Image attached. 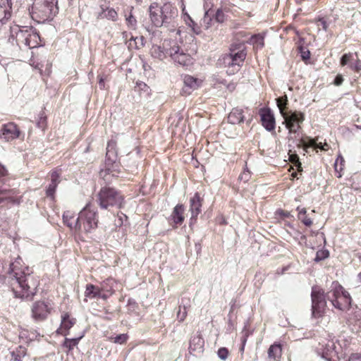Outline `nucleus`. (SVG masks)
Returning a JSON list of instances; mask_svg holds the SVG:
<instances>
[{
  "label": "nucleus",
  "instance_id": "obj_1",
  "mask_svg": "<svg viewBox=\"0 0 361 361\" xmlns=\"http://www.w3.org/2000/svg\"><path fill=\"white\" fill-rule=\"evenodd\" d=\"M5 280L16 297L27 300H32L39 285L38 278L32 274L28 267L22 265L20 258H17L9 264Z\"/></svg>",
  "mask_w": 361,
  "mask_h": 361
},
{
  "label": "nucleus",
  "instance_id": "obj_2",
  "mask_svg": "<svg viewBox=\"0 0 361 361\" xmlns=\"http://www.w3.org/2000/svg\"><path fill=\"white\" fill-rule=\"evenodd\" d=\"M245 46L243 42L233 43L231 45L229 53L219 59L220 64L227 68L226 73L233 75L237 73L246 58Z\"/></svg>",
  "mask_w": 361,
  "mask_h": 361
},
{
  "label": "nucleus",
  "instance_id": "obj_3",
  "mask_svg": "<svg viewBox=\"0 0 361 361\" xmlns=\"http://www.w3.org/2000/svg\"><path fill=\"white\" fill-rule=\"evenodd\" d=\"M276 104L280 113L284 119L283 123L286 125V128L288 130L289 134L290 135H294L296 138V135H298V132L301 128L300 125L305 120L304 114L296 111H286L288 98L286 95L278 97L276 99Z\"/></svg>",
  "mask_w": 361,
  "mask_h": 361
},
{
  "label": "nucleus",
  "instance_id": "obj_4",
  "mask_svg": "<svg viewBox=\"0 0 361 361\" xmlns=\"http://www.w3.org/2000/svg\"><path fill=\"white\" fill-rule=\"evenodd\" d=\"M97 197V201L102 209H107L109 207L121 208L123 204V195L113 188H102Z\"/></svg>",
  "mask_w": 361,
  "mask_h": 361
},
{
  "label": "nucleus",
  "instance_id": "obj_5",
  "mask_svg": "<svg viewBox=\"0 0 361 361\" xmlns=\"http://www.w3.org/2000/svg\"><path fill=\"white\" fill-rule=\"evenodd\" d=\"M78 223L80 228L78 233H90L97 227L98 219L97 211L91 208L90 204H87L78 214Z\"/></svg>",
  "mask_w": 361,
  "mask_h": 361
},
{
  "label": "nucleus",
  "instance_id": "obj_6",
  "mask_svg": "<svg viewBox=\"0 0 361 361\" xmlns=\"http://www.w3.org/2000/svg\"><path fill=\"white\" fill-rule=\"evenodd\" d=\"M32 13L39 18V20L45 21L52 19L58 13L57 0H42L33 4Z\"/></svg>",
  "mask_w": 361,
  "mask_h": 361
},
{
  "label": "nucleus",
  "instance_id": "obj_7",
  "mask_svg": "<svg viewBox=\"0 0 361 361\" xmlns=\"http://www.w3.org/2000/svg\"><path fill=\"white\" fill-rule=\"evenodd\" d=\"M311 298L312 317L314 318L321 317L324 313L326 306L324 291L318 287H312Z\"/></svg>",
  "mask_w": 361,
  "mask_h": 361
},
{
  "label": "nucleus",
  "instance_id": "obj_8",
  "mask_svg": "<svg viewBox=\"0 0 361 361\" xmlns=\"http://www.w3.org/2000/svg\"><path fill=\"white\" fill-rule=\"evenodd\" d=\"M163 25L167 27H175L178 17V11L176 6L166 2L161 6Z\"/></svg>",
  "mask_w": 361,
  "mask_h": 361
},
{
  "label": "nucleus",
  "instance_id": "obj_9",
  "mask_svg": "<svg viewBox=\"0 0 361 361\" xmlns=\"http://www.w3.org/2000/svg\"><path fill=\"white\" fill-rule=\"evenodd\" d=\"M51 307L44 301L35 302L32 307V316L36 321L44 320L50 313Z\"/></svg>",
  "mask_w": 361,
  "mask_h": 361
},
{
  "label": "nucleus",
  "instance_id": "obj_10",
  "mask_svg": "<svg viewBox=\"0 0 361 361\" xmlns=\"http://www.w3.org/2000/svg\"><path fill=\"white\" fill-rule=\"evenodd\" d=\"M29 29L30 27H20L18 25L11 27V42L13 43V40L16 39L18 46L20 47L22 44L26 46Z\"/></svg>",
  "mask_w": 361,
  "mask_h": 361
},
{
  "label": "nucleus",
  "instance_id": "obj_11",
  "mask_svg": "<svg viewBox=\"0 0 361 361\" xmlns=\"http://www.w3.org/2000/svg\"><path fill=\"white\" fill-rule=\"evenodd\" d=\"M259 115L262 125L264 128L269 132L274 130L276 126L275 118L271 109L269 108L260 109Z\"/></svg>",
  "mask_w": 361,
  "mask_h": 361
},
{
  "label": "nucleus",
  "instance_id": "obj_12",
  "mask_svg": "<svg viewBox=\"0 0 361 361\" xmlns=\"http://www.w3.org/2000/svg\"><path fill=\"white\" fill-rule=\"evenodd\" d=\"M149 18L152 24L156 27L163 26L161 6L157 2L152 3L149 7Z\"/></svg>",
  "mask_w": 361,
  "mask_h": 361
},
{
  "label": "nucleus",
  "instance_id": "obj_13",
  "mask_svg": "<svg viewBox=\"0 0 361 361\" xmlns=\"http://www.w3.org/2000/svg\"><path fill=\"white\" fill-rule=\"evenodd\" d=\"M1 132L6 141L15 140L18 138L20 134V130L14 123H8L3 125Z\"/></svg>",
  "mask_w": 361,
  "mask_h": 361
},
{
  "label": "nucleus",
  "instance_id": "obj_14",
  "mask_svg": "<svg viewBox=\"0 0 361 361\" xmlns=\"http://www.w3.org/2000/svg\"><path fill=\"white\" fill-rule=\"evenodd\" d=\"M297 146L298 147H302L305 151H307V149L310 147L320 149L321 150L328 149V145L326 143H324V145L322 142L318 143L315 139L310 137L299 139Z\"/></svg>",
  "mask_w": 361,
  "mask_h": 361
},
{
  "label": "nucleus",
  "instance_id": "obj_15",
  "mask_svg": "<svg viewBox=\"0 0 361 361\" xmlns=\"http://www.w3.org/2000/svg\"><path fill=\"white\" fill-rule=\"evenodd\" d=\"M344 288L337 281H334L329 291L324 294L326 300L330 301L333 306L335 307V302H337Z\"/></svg>",
  "mask_w": 361,
  "mask_h": 361
},
{
  "label": "nucleus",
  "instance_id": "obj_16",
  "mask_svg": "<svg viewBox=\"0 0 361 361\" xmlns=\"http://www.w3.org/2000/svg\"><path fill=\"white\" fill-rule=\"evenodd\" d=\"M319 350L322 351V357L327 361H338L337 353L335 351V345L333 341H329L325 345H322Z\"/></svg>",
  "mask_w": 361,
  "mask_h": 361
},
{
  "label": "nucleus",
  "instance_id": "obj_17",
  "mask_svg": "<svg viewBox=\"0 0 361 361\" xmlns=\"http://www.w3.org/2000/svg\"><path fill=\"white\" fill-rule=\"evenodd\" d=\"M12 3L11 0H0V26L11 16Z\"/></svg>",
  "mask_w": 361,
  "mask_h": 361
},
{
  "label": "nucleus",
  "instance_id": "obj_18",
  "mask_svg": "<svg viewBox=\"0 0 361 361\" xmlns=\"http://www.w3.org/2000/svg\"><path fill=\"white\" fill-rule=\"evenodd\" d=\"M202 199L199 193L196 192L190 200V211L191 212L190 221L195 220L201 212Z\"/></svg>",
  "mask_w": 361,
  "mask_h": 361
},
{
  "label": "nucleus",
  "instance_id": "obj_19",
  "mask_svg": "<svg viewBox=\"0 0 361 361\" xmlns=\"http://www.w3.org/2000/svg\"><path fill=\"white\" fill-rule=\"evenodd\" d=\"M184 212L185 207L183 204H177L173 209V212L169 217L171 221L175 226L181 225L184 221Z\"/></svg>",
  "mask_w": 361,
  "mask_h": 361
},
{
  "label": "nucleus",
  "instance_id": "obj_20",
  "mask_svg": "<svg viewBox=\"0 0 361 361\" xmlns=\"http://www.w3.org/2000/svg\"><path fill=\"white\" fill-rule=\"evenodd\" d=\"M204 341L200 335H195L190 341L189 351L190 353L200 354L203 352Z\"/></svg>",
  "mask_w": 361,
  "mask_h": 361
},
{
  "label": "nucleus",
  "instance_id": "obj_21",
  "mask_svg": "<svg viewBox=\"0 0 361 361\" xmlns=\"http://www.w3.org/2000/svg\"><path fill=\"white\" fill-rule=\"evenodd\" d=\"M75 319L70 318L68 313H65L61 317V323L57 332L66 336L68 330L75 324Z\"/></svg>",
  "mask_w": 361,
  "mask_h": 361
},
{
  "label": "nucleus",
  "instance_id": "obj_22",
  "mask_svg": "<svg viewBox=\"0 0 361 361\" xmlns=\"http://www.w3.org/2000/svg\"><path fill=\"white\" fill-rule=\"evenodd\" d=\"M183 83V92L186 94H190L192 90L197 89L199 86L198 80L189 75L184 76Z\"/></svg>",
  "mask_w": 361,
  "mask_h": 361
},
{
  "label": "nucleus",
  "instance_id": "obj_23",
  "mask_svg": "<svg viewBox=\"0 0 361 361\" xmlns=\"http://www.w3.org/2000/svg\"><path fill=\"white\" fill-rule=\"evenodd\" d=\"M350 304V295L348 291L343 290L342 294H341V295L339 296L338 300H337V302H335L334 307L340 310H344L345 309L349 308Z\"/></svg>",
  "mask_w": 361,
  "mask_h": 361
},
{
  "label": "nucleus",
  "instance_id": "obj_24",
  "mask_svg": "<svg viewBox=\"0 0 361 361\" xmlns=\"http://www.w3.org/2000/svg\"><path fill=\"white\" fill-rule=\"evenodd\" d=\"M63 221L68 227L75 232H77L78 228H80L78 226V217L75 219V214L71 211L68 210L63 212Z\"/></svg>",
  "mask_w": 361,
  "mask_h": 361
},
{
  "label": "nucleus",
  "instance_id": "obj_25",
  "mask_svg": "<svg viewBox=\"0 0 361 361\" xmlns=\"http://www.w3.org/2000/svg\"><path fill=\"white\" fill-rule=\"evenodd\" d=\"M59 183V173L56 171H53L51 174V183L49 185L46 190V194L47 197H49L51 199L54 198V193Z\"/></svg>",
  "mask_w": 361,
  "mask_h": 361
},
{
  "label": "nucleus",
  "instance_id": "obj_26",
  "mask_svg": "<svg viewBox=\"0 0 361 361\" xmlns=\"http://www.w3.org/2000/svg\"><path fill=\"white\" fill-rule=\"evenodd\" d=\"M116 143L114 142H109L106 147V165H113L116 161Z\"/></svg>",
  "mask_w": 361,
  "mask_h": 361
},
{
  "label": "nucleus",
  "instance_id": "obj_27",
  "mask_svg": "<svg viewBox=\"0 0 361 361\" xmlns=\"http://www.w3.org/2000/svg\"><path fill=\"white\" fill-rule=\"evenodd\" d=\"M244 121L243 110L234 108L228 116V121L231 124H239Z\"/></svg>",
  "mask_w": 361,
  "mask_h": 361
},
{
  "label": "nucleus",
  "instance_id": "obj_28",
  "mask_svg": "<svg viewBox=\"0 0 361 361\" xmlns=\"http://www.w3.org/2000/svg\"><path fill=\"white\" fill-rule=\"evenodd\" d=\"M39 35L36 30L32 27H30L28 30V36L26 47L30 49L37 47L39 44Z\"/></svg>",
  "mask_w": 361,
  "mask_h": 361
},
{
  "label": "nucleus",
  "instance_id": "obj_29",
  "mask_svg": "<svg viewBox=\"0 0 361 361\" xmlns=\"http://www.w3.org/2000/svg\"><path fill=\"white\" fill-rule=\"evenodd\" d=\"M282 353L281 345L280 344L274 343L268 350V357L269 361H278Z\"/></svg>",
  "mask_w": 361,
  "mask_h": 361
},
{
  "label": "nucleus",
  "instance_id": "obj_30",
  "mask_svg": "<svg viewBox=\"0 0 361 361\" xmlns=\"http://www.w3.org/2000/svg\"><path fill=\"white\" fill-rule=\"evenodd\" d=\"M164 49L166 53V57L170 56L173 60L178 53L180 51V48L178 45L176 44V42H173L171 44V42H164Z\"/></svg>",
  "mask_w": 361,
  "mask_h": 361
},
{
  "label": "nucleus",
  "instance_id": "obj_31",
  "mask_svg": "<svg viewBox=\"0 0 361 361\" xmlns=\"http://www.w3.org/2000/svg\"><path fill=\"white\" fill-rule=\"evenodd\" d=\"M192 59L189 54H187L183 50H180L173 61L180 65L185 66L192 64Z\"/></svg>",
  "mask_w": 361,
  "mask_h": 361
},
{
  "label": "nucleus",
  "instance_id": "obj_32",
  "mask_svg": "<svg viewBox=\"0 0 361 361\" xmlns=\"http://www.w3.org/2000/svg\"><path fill=\"white\" fill-rule=\"evenodd\" d=\"M150 52L152 57L159 60H164L166 58V53L164 49V43L163 44L162 47L153 45L151 48Z\"/></svg>",
  "mask_w": 361,
  "mask_h": 361
},
{
  "label": "nucleus",
  "instance_id": "obj_33",
  "mask_svg": "<svg viewBox=\"0 0 361 361\" xmlns=\"http://www.w3.org/2000/svg\"><path fill=\"white\" fill-rule=\"evenodd\" d=\"M85 295L90 298L100 297L101 290L99 287H97L93 284L88 283L86 285Z\"/></svg>",
  "mask_w": 361,
  "mask_h": 361
},
{
  "label": "nucleus",
  "instance_id": "obj_34",
  "mask_svg": "<svg viewBox=\"0 0 361 361\" xmlns=\"http://www.w3.org/2000/svg\"><path fill=\"white\" fill-rule=\"evenodd\" d=\"M98 18H106L113 21H116L118 18L117 12L111 8H106V9L102 8V12L99 14Z\"/></svg>",
  "mask_w": 361,
  "mask_h": 361
},
{
  "label": "nucleus",
  "instance_id": "obj_35",
  "mask_svg": "<svg viewBox=\"0 0 361 361\" xmlns=\"http://www.w3.org/2000/svg\"><path fill=\"white\" fill-rule=\"evenodd\" d=\"M26 353V348L25 347L18 346L11 353V360L13 361H22Z\"/></svg>",
  "mask_w": 361,
  "mask_h": 361
},
{
  "label": "nucleus",
  "instance_id": "obj_36",
  "mask_svg": "<svg viewBox=\"0 0 361 361\" xmlns=\"http://www.w3.org/2000/svg\"><path fill=\"white\" fill-rule=\"evenodd\" d=\"M184 300H182L181 304L179 305V310L177 312V318L180 322L184 321L187 316V308L190 306V300H187L186 303H183Z\"/></svg>",
  "mask_w": 361,
  "mask_h": 361
},
{
  "label": "nucleus",
  "instance_id": "obj_37",
  "mask_svg": "<svg viewBox=\"0 0 361 361\" xmlns=\"http://www.w3.org/2000/svg\"><path fill=\"white\" fill-rule=\"evenodd\" d=\"M355 61V54L353 53H348L343 54L340 61V63L342 66H344L345 65H348L350 67V64L353 63Z\"/></svg>",
  "mask_w": 361,
  "mask_h": 361
},
{
  "label": "nucleus",
  "instance_id": "obj_38",
  "mask_svg": "<svg viewBox=\"0 0 361 361\" xmlns=\"http://www.w3.org/2000/svg\"><path fill=\"white\" fill-rule=\"evenodd\" d=\"M81 338L82 336L76 338H66L63 343V346L68 348V350H72L75 346L78 345V341Z\"/></svg>",
  "mask_w": 361,
  "mask_h": 361
},
{
  "label": "nucleus",
  "instance_id": "obj_39",
  "mask_svg": "<svg viewBox=\"0 0 361 361\" xmlns=\"http://www.w3.org/2000/svg\"><path fill=\"white\" fill-rule=\"evenodd\" d=\"M329 256V252L327 250H319L317 252L316 256L314 258L315 262H320L328 258Z\"/></svg>",
  "mask_w": 361,
  "mask_h": 361
},
{
  "label": "nucleus",
  "instance_id": "obj_40",
  "mask_svg": "<svg viewBox=\"0 0 361 361\" xmlns=\"http://www.w3.org/2000/svg\"><path fill=\"white\" fill-rule=\"evenodd\" d=\"M251 42L254 45L262 48L264 47V37L260 35H253L251 37Z\"/></svg>",
  "mask_w": 361,
  "mask_h": 361
},
{
  "label": "nucleus",
  "instance_id": "obj_41",
  "mask_svg": "<svg viewBox=\"0 0 361 361\" xmlns=\"http://www.w3.org/2000/svg\"><path fill=\"white\" fill-rule=\"evenodd\" d=\"M355 61L350 64V68L356 72H360L361 71V61L358 59L357 53H355Z\"/></svg>",
  "mask_w": 361,
  "mask_h": 361
},
{
  "label": "nucleus",
  "instance_id": "obj_42",
  "mask_svg": "<svg viewBox=\"0 0 361 361\" xmlns=\"http://www.w3.org/2000/svg\"><path fill=\"white\" fill-rule=\"evenodd\" d=\"M126 20L128 26L131 29H135L137 25V20L133 15L130 13L128 16H126Z\"/></svg>",
  "mask_w": 361,
  "mask_h": 361
},
{
  "label": "nucleus",
  "instance_id": "obj_43",
  "mask_svg": "<svg viewBox=\"0 0 361 361\" xmlns=\"http://www.w3.org/2000/svg\"><path fill=\"white\" fill-rule=\"evenodd\" d=\"M128 338V336L126 334H122L117 335L114 338H112V339L115 343L123 344L127 341Z\"/></svg>",
  "mask_w": 361,
  "mask_h": 361
},
{
  "label": "nucleus",
  "instance_id": "obj_44",
  "mask_svg": "<svg viewBox=\"0 0 361 361\" xmlns=\"http://www.w3.org/2000/svg\"><path fill=\"white\" fill-rule=\"evenodd\" d=\"M251 177L250 171L247 169H244L243 173L239 176L238 179L244 183H247Z\"/></svg>",
  "mask_w": 361,
  "mask_h": 361
},
{
  "label": "nucleus",
  "instance_id": "obj_45",
  "mask_svg": "<svg viewBox=\"0 0 361 361\" xmlns=\"http://www.w3.org/2000/svg\"><path fill=\"white\" fill-rule=\"evenodd\" d=\"M217 354H218V357L221 360H225L228 357V349L226 348H224V347L220 348L218 350Z\"/></svg>",
  "mask_w": 361,
  "mask_h": 361
},
{
  "label": "nucleus",
  "instance_id": "obj_46",
  "mask_svg": "<svg viewBox=\"0 0 361 361\" xmlns=\"http://www.w3.org/2000/svg\"><path fill=\"white\" fill-rule=\"evenodd\" d=\"M300 52L303 61H306L310 58V52L309 50H305L303 48L300 47Z\"/></svg>",
  "mask_w": 361,
  "mask_h": 361
},
{
  "label": "nucleus",
  "instance_id": "obj_47",
  "mask_svg": "<svg viewBox=\"0 0 361 361\" xmlns=\"http://www.w3.org/2000/svg\"><path fill=\"white\" fill-rule=\"evenodd\" d=\"M215 18L216 21L222 23L224 20V14L223 11L219 9L217 10V11L216 12Z\"/></svg>",
  "mask_w": 361,
  "mask_h": 361
},
{
  "label": "nucleus",
  "instance_id": "obj_48",
  "mask_svg": "<svg viewBox=\"0 0 361 361\" xmlns=\"http://www.w3.org/2000/svg\"><path fill=\"white\" fill-rule=\"evenodd\" d=\"M7 170L6 168L0 164V183L3 182L5 176H7Z\"/></svg>",
  "mask_w": 361,
  "mask_h": 361
},
{
  "label": "nucleus",
  "instance_id": "obj_49",
  "mask_svg": "<svg viewBox=\"0 0 361 361\" xmlns=\"http://www.w3.org/2000/svg\"><path fill=\"white\" fill-rule=\"evenodd\" d=\"M302 222L307 226H310L312 224V221L310 218H308L307 216H301L300 219Z\"/></svg>",
  "mask_w": 361,
  "mask_h": 361
},
{
  "label": "nucleus",
  "instance_id": "obj_50",
  "mask_svg": "<svg viewBox=\"0 0 361 361\" xmlns=\"http://www.w3.org/2000/svg\"><path fill=\"white\" fill-rule=\"evenodd\" d=\"M318 25H321L322 27V29L325 31L327 30V28H328V24L326 23V21L324 19V18H319L318 20Z\"/></svg>",
  "mask_w": 361,
  "mask_h": 361
},
{
  "label": "nucleus",
  "instance_id": "obj_51",
  "mask_svg": "<svg viewBox=\"0 0 361 361\" xmlns=\"http://www.w3.org/2000/svg\"><path fill=\"white\" fill-rule=\"evenodd\" d=\"M348 361H361V354H352Z\"/></svg>",
  "mask_w": 361,
  "mask_h": 361
},
{
  "label": "nucleus",
  "instance_id": "obj_52",
  "mask_svg": "<svg viewBox=\"0 0 361 361\" xmlns=\"http://www.w3.org/2000/svg\"><path fill=\"white\" fill-rule=\"evenodd\" d=\"M343 78L342 75H338L335 78L334 83L335 85L339 86L343 83Z\"/></svg>",
  "mask_w": 361,
  "mask_h": 361
},
{
  "label": "nucleus",
  "instance_id": "obj_53",
  "mask_svg": "<svg viewBox=\"0 0 361 361\" xmlns=\"http://www.w3.org/2000/svg\"><path fill=\"white\" fill-rule=\"evenodd\" d=\"M7 192L6 190H0V195H3V194H6ZM11 197H6V198H4V197H0V204H1L2 202H4V201H8V202H11Z\"/></svg>",
  "mask_w": 361,
  "mask_h": 361
},
{
  "label": "nucleus",
  "instance_id": "obj_54",
  "mask_svg": "<svg viewBox=\"0 0 361 361\" xmlns=\"http://www.w3.org/2000/svg\"><path fill=\"white\" fill-rule=\"evenodd\" d=\"M298 210V219H301V216H306V209L305 208H302L301 209H300L299 207H298L297 209Z\"/></svg>",
  "mask_w": 361,
  "mask_h": 361
},
{
  "label": "nucleus",
  "instance_id": "obj_55",
  "mask_svg": "<svg viewBox=\"0 0 361 361\" xmlns=\"http://www.w3.org/2000/svg\"><path fill=\"white\" fill-rule=\"evenodd\" d=\"M136 85L142 90H145V89L147 88V85L142 82H137Z\"/></svg>",
  "mask_w": 361,
  "mask_h": 361
},
{
  "label": "nucleus",
  "instance_id": "obj_56",
  "mask_svg": "<svg viewBox=\"0 0 361 361\" xmlns=\"http://www.w3.org/2000/svg\"><path fill=\"white\" fill-rule=\"evenodd\" d=\"M247 334H245L243 336V340H242V346H241V348L240 349L241 352L244 351V348H245V343H246V341H247Z\"/></svg>",
  "mask_w": 361,
  "mask_h": 361
},
{
  "label": "nucleus",
  "instance_id": "obj_57",
  "mask_svg": "<svg viewBox=\"0 0 361 361\" xmlns=\"http://www.w3.org/2000/svg\"><path fill=\"white\" fill-rule=\"evenodd\" d=\"M188 18L190 22L188 23V25L192 28V27H195L197 25V23H195L194 20H192V18L188 16Z\"/></svg>",
  "mask_w": 361,
  "mask_h": 361
},
{
  "label": "nucleus",
  "instance_id": "obj_58",
  "mask_svg": "<svg viewBox=\"0 0 361 361\" xmlns=\"http://www.w3.org/2000/svg\"><path fill=\"white\" fill-rule=\"evenodd\" d=\"M279 214L283 216V217H288L290 216V213L288 212H285V211H283V210H280L279 211Z\"/></svg>",
  "mask_w": 361,
  "mask_h": 361
},
{
  "label": "nucleus",
  "instance_id": "obj_59",
  "mask_svg": "<svg viewBox=\"0 0 361 361\" xmlns=\"http://www.w3.org/2000/svg\"><path fill=\"white\" fill-rule=\"evenodd\" d=\"M99 85L101 89L104 88V79L102 77H101L99 78Z\"/></svg>",
  "mask_w": 361,
  "mask_h": 361
},
{
  "label": "nucleus",
  "instance_id": "obj_60",
  "mask_svg": "<svg viewBox=\"0 0 361 361\" xmlns=\"http://www.w3.org/2000/svg\"><path fill=\"white\" fill-rule=\"evenodd\" d=\"M192 30L195 33L199 34L200 32V28L197 26V25L195 27H192Z\"/></svg>",
  "mask_w": 361,
  "mask_h": 361
},
{
  "label": "nucleus",
  "instance_id": "obj_61",
  "mask_svg": "<svg viewBox=\"0 0 361 361\" xmlns=\"http://www.w3.org/2000/svg\"><path fill=\"white\" fill-rule=\"evenodd\" d=\"M357 280L361 282V272L357 274Z\"/></svg>",
  "mask_w": 361,
  "mask_h": 361
},
{
  "label": "nucleus",
  "instance_id": "obj_62",
  "mask_svg": "<svg viewBox=\"0 0 361 361\" xmlns=\"http://www.w3.org/2000/svg\"><path fill=\"white\" fill-rule=\"evenodd\" d=\"M355 127H356L357 128H359V129H360V130H361V126H357V125H356V126H355Z\"/></svg>",
  "mask_w": 361,
  "mask_h": 361
},
{
  "label": "nucleus",
  "instance_id": "obj_63",
  "mask_svg": "<svg viewBox=\"0 0 361 361\" xmlns=\"http://www.w3.org/2000/svg\"><path fill=\"white\" fill-rule=\"evenodd\" d=\"M297 162L299 163V165H301V163H300L299 160H297Z\"/></svg>",
  "mask_w": 361,
  "mask_h": 361
},
{
  "label": "nucleus",
  "instance_id": "obj_64",
  "mask_svg": "<svg viewBox=\"0 0 361 361\" xmlns=\"http://www.w3.org/2000/svg\"><path fill=\"white\" fill-rule=\"evenodd\" d=\"M297 162L299 163V165H301V163H300L299 160H297Z\"/></svg>",
  "mask_w": 361,
  "mask_h": 361
}]
</instances>
